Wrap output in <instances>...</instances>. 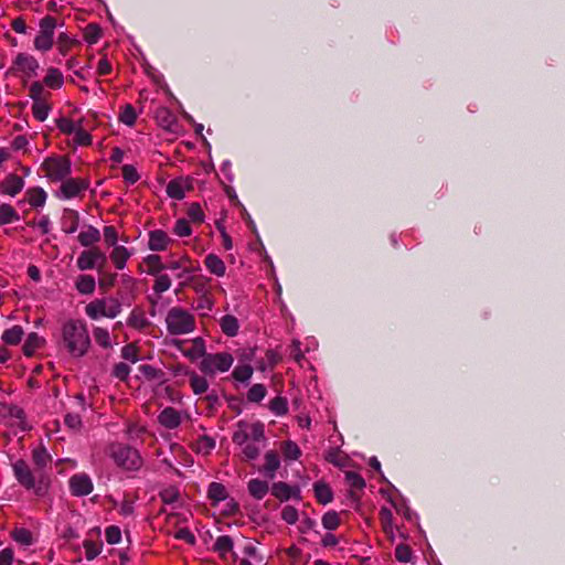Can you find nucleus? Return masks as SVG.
Listing matches in <instances>:
<instances>
[{
    "instance_id": "nucleus-45",
    "label": "nucleus",
    "mask_w": 565,
    "mask_h": 565,
    "mask_svg": "<svg viewBox=\"0 0 565 565\" xmlns=\"http://www.w3.org/2000/svg\"><path fill=\"white\" fill-rule=\"evenodd\" d=\"M49 95L42 82H33L29 87V96L33 99V103L45 102Z\"/></svg>"
},
{
    "instance_id": "nucleus-49",
    "label": "nucleus",
    "mask_w": 565,
    "mask_h": 565,
    "mask_svg": "<svg viewBox=\"0 0 565 565\" xmlns=\"http://www.w3.org/2000/svg\"><path fill=\"white\" fill-rule=\"evenodd\" d=\"M53 38L54 35H50V34H45V33H41L39 32L38 35L35 36L34 39V47L35 50L38 51H41V52H47L52 49L53 46Z\"/></svg>"
},
{
    "instance_id": "nucleus-52",
    "label": "nucleus",
    "mask_w": 565,
    "mask_h": 565,
    "mask_svg": "<svg viewBox=\"0 0 565 565\" xmlns=\"http://www.w3.org/2000/svg\"><path fill=\"white\" fill-rule=\"evenodd\" d=\"M51 106L47 102H38L32 105V115L39 121H44L49 117Z\"/></svg>"
},
{
    "instance_id": "nucleus-53",
    "label": "nucleus",
    "mask_w": 565,
    "mask_h": 565,
    "mask_svg": "<svg viewBox=\"0 0 565 565\" xmlns=\"http://www.w3.org/2000/svg\"><path fill=\"white\" fill-rule=\"evenodd\" d=\"M55 122H56V127L58 128V130L62 134L67 135V136L72 135L79 125V120L74 121L67 117H61V118L56 119Z\"/></svg>"
},
{
    "instance_id": "nucleus-58",
    "label": "nucleus",
    "mask_w": 565,
    "mask_h": 565,
    "mask_svg": "<svg viewBox=\"0 0 565 565\" xmlns=\"http://www.w3.org/2000/svg\"><path fill=\"white\" fill-rule=\"evenodd\" d=\"M322 525L329 531L337 530L340 525V515L335 511H328L322 516Z\"/></svg>"
},
{
    "instance_id": "nucleus-7",
    "label": "nucleus",
    "mask_w": 565,
    "mask_h": 565,
    "mask_svg": "<svg viewBox=\"0 0 565 565\" xmlns=\"http://www.w3.org/2000/svg\"><path fill=\"white\" fill-rule=\"evenodd\" d=\"M233 364V354L226 351H222L216 353H206L204 360H201L199 369L204 375L213 377L217 374L228 372Z\"/></svg>"
},
{
    "instance_id": "nucleus-35",
    "label": "nucleus",
    "mask_w": 565,
    "mask_h": 565,
    "mask_svg": "<svg viewBox=\"0 0 565 565\" xmlns=\"http://www.w3.org/2000/svg\"><path fill=\"white\" fill-rule=\"evenodd\" d=\"M75 288L81 295H92L96 288L95 278L90 275H79L76 278Z\"/></svg>"
},
{
    "instance_id": "nucleus-5",
    "label": "nucleus",
    "mask_w": 565,
    "mask_h": 565,
    "mask_svg": "<svg viewBox=\"0 0 565 565\" xmlns=\"http://www.w3.org/2000/svg\"><path fill=\"white\" fill-rule=\"evenodd\" d=\"M166 269L178 271L175 278L181 280L179 286L180 289L186 287L190 282L189 276L200 269L198 262L193 260L188 254L183 253L180 255L171 254Z\"/></svg>"
},
{
    "instance_id": "nucleus-24",
    "label": "nucleus",
    "mask_w": 565,
    "mask_h": 565,
    "mask_svg": "<svg viewBox=\"0 0 565 565\" xmlns=\"http://www.w3.org/2000/svg\"><path fill=\"white\" fill-rule=\"evenodd\" d=\"M142 264L146 266L145 271L150 276H157L166 269V264L157 253L149 254L143 257Z\"/></svg>"
},
{
    "instance_id": "nucleus-61",
    "label": "nucleus",
    "mask_w": 565,
    "mask_h": 565,
    "mask_svg": "<svg viewBox=\"0 0 565 565\" xmlns=\"http://www.w3.org/2000/svg\"><path fill=\"white\" fill-rule=\"evenodd\" d=\"M12 539L23 545H31L32 544V534L29 530L20 527L15 529L11 533Z\"/></svg>"
},
{
    "instance_id": "nucleus-57",
    "label": "nucleus",
    "mask_w": 565,
    "mask_h": 565,
    "mask_svg": "<svg viewBox=\"0 0 565 565\" xmlns=\"http://www.w3.org/2000/svg\"><path fill=\"white\" fill-rule=\"evenodd\" d=\"M186 214L191 222L196 224H202L204 222L205 215L201 207V205L196 202H193L189 205Z\"/></svg>"
},
{
    "instance_id": "nucleus-12",
    "label": "nucleus",
    "mask_w": 565,
    "mask_h": 565,
    "mask_svg": "<svg viewBox=\"0 0 565 565\" xmlns=\"http://www.w3.org/2000/svg\"><path fill=\"white\" fill-rule=\"evenodd\" d=\"M190 418L191 416L186 411H179L172 406H167L158 414L157 420L161 427L168 430H175L182 425L183 420Z\"/></svg>"
},
{
    "instance_id": "nucleus-39",
    "label": "nucleus",
    "mask_w": 565,
    "mask_h": 565,
    "mask_svg": "<svg viewBox=\"0 0 565 565\" xmlns=\"http://www.w3.org/2000/svg\"><path fill=\"white\" fill-rule=\"evenodd\" d=\"M233 540L228 535H221L216 539L213 550L221 558L226 559L227 555L233 551Z\"/></svg>"
},
{
    "instance_id": "nucleus-37",
    "label": "nucleus",
    "mask_w": 565,
    "mask_h": 565,
    "mask_svg": "<svg viewBox=\"0 0 565 565\" xmlns=\"http://www.w3.org/2000/svg\"><path fill=\"white\" fill-rule=\"evenodd\" d=\"M189 383L192 392L195 395H201L207 392L210 386L205 376L200 375L193 371L189 373Z\"/></svg>"
},
{
    "instance_id": "nucleus-50",
    "label": "nucleus",
    "mask_w": 565,
    "mask_h": 565,
    "mask_svg": "<svg viewBox=\"0 0 565 565\" xmlns=\"http://www.w3.org/2000/svg\"><path fill=\"white\" fill-rule=\"evenodd\" d=\"M136 120L137 113L135 108L130 104L125 105L119 113V121L132 127L136 124Z\"/></svg>"
},
{
    "instance_id": "nucleus-10",
    "label": "nucleus",
    "mask_w": 565,
    "mask_h": 565,
    "mask_svg": "<svg viewBox=\"0 0 565 565\" xmlns=\"http://www.w3.org/2000/svg\"><path fill=\"white\" fill-rule=\"evenodd\" d=\"M12 470L18 482L26 490H34L35 494H43V487L36 486L35 476L26 461L19 459L12 463Z\"/></svg>"
},
{
    "instance_id": "nucleus-44",
    "label": "nucleus",
    "mask_w": 565,
    "mask_h": 565,
    "mask_svg": "<svg viewBox=\"0 0 565 565\" xmlns=\"http://www.w3.org/2000/svg\"><path fill=\"white\" fill-rule=\"evenodd\" d=\"M315 495L319 503L327 504L332 501L331 488L324 482L315 483Z\"/></svg>"
},
{
    "instance_id": "nucleus-16",
    "label": "nucleus",
    "mask_w": 565,
    "mask_h": 565,
    "mask_svg": "<svg viewBox=\"0 0 565 565\" xmlns=\"http://www.w3.org/2000/svg\"><path fill=\"white\" fill-rule=\"evenodd\" d=\"M93 488L92 479L86 473H76L70 479V490L73 495H88L93 491Z\"/></svg>"
},
{
    "instance_id": "nucleus-33",
    "label": "nucleus",
    "mask_w": 565,
    "mask_h": 565,
    "mask_svg": "<svg viewBox=\"0 0 565 565\" xmlns=\"http://www.w3.org/2000/svg\"><path fill=\"white\" fill-rule=\"evenodd\" d=\"M81 45V42L71 38L67 33H60L56 41V49L62 56H66L75 46Z\"/></svg>"
},
{
    "instance_id": "nucleus-22",
    "label": "nucleus",
    "mask_w": 565,
    "mask_h": 565,
    "mask_svg": "<svg viewBox=\"0 0 565 565\" xmlns=\"http://www.w3.org/2000/svg\"><path fill=\"white\" fill-rule=\"evenodd\" d=\"M132 253L124 245H117L113 247L109 258L115 266L116 269L122 270L129 258L131 257Z\"/></svg>"
},
{
    "instance_id": "nucleus-47",
    "label": "nucleus",
    "mask_w": 565,
    "mask_h": 565,
    "mask_svg": "<svg viewBox=\"0 0 565 565\" xmlns=\"http://www.w3.org/2000/svg\"><path fill=\"white\" fill-rule=\"evenodd\" d=\"M102 29L96 23H89L85 26L83 36L88 44H95L102 38Z\"/></svg>"
},
{
    "instance_id": "nucleus-38",
    "label": "nucleus",
    "mask_w": 565,
    "mask_h": 565,
    "mask_svg": "<svg viewBox=\"0 0 565 565\" xmlns=\"http://www.w3.org/2000/svg\"><path fill=\"white\" fill-rule=\"evenodd\" d=\"M220 328L227 337H235L239 330V323L236 317L232 315H225L220 320Z\"/></svg>"
},
{
    "instance_id": "nucleus-26",
    "label": "nucleus",
    "mask_w": 565,
    "mask_h": 565,
    "mask_svg": "<svg viewBox=\"0 0 565 565\" xmlns=\"http://www.w3.org/2000/svg\"><path fill=\"white\" fill-rule=\"evenodd\" d=\"M204 265L206 269L216 277H223L226 273V265L224 260L215 254H207L204 258Z\"/></svg>"
},
{
    "instance_id": "nucleus-40",
    "label": "nucleus",
    "mask_w": 565,
    "mask_h": 565,
    "mask_svg": "<svg viewBox=\"0 0 565 565\" xmlns=\"http://www.w3.org/2000/svg\"><path fill=\"white\" fill-rule=\"evenodd\" d=\"M29 204L33 207H41L45 204L47 194L42 188H31L25 193Z\"/></svg>"
},
{
    "instance_id": "nucleus-31",
    "label": "nucleus",
    "mask_w": 565,
    "mask_h": 565,
    "mask_svg": "<svg viewBox=\"0 0 565 565\" xmlns=\"http://www.w3.org/2000/svg\"><path fill=\"white\" fill-rule=\"evenodd\" d=\"M215 440L207 436H200L192 445L191 448L194 452L203 456H207L215 448Z\"/></svg>"
},
{
    "instance_id": "nucleus-3",
    "label": "nucleus",
    "mask_w": 565,
    "mask_h": 565,
    "mask_svg": "<svg viewBox=\"0 0 565 565\" xmlns=\"http://www.w3.org/2000/svg\"><path fill=\"white\" fill-rule=\"evenodd\" d=\"M107 455L118 468L126 472L139 471L143 466V458L139 450L126 444H110Z\"/></svg>"
},
{
    "instance_id": "nucleus-29",
    "label": "nucleus",
    "mask_w": 565,
    "mask_h": 565,
    "mask_svg": "<svg viewBox=\"0 0 565 565\" xmlns=\"http://www.w3.org/2000/svg\"><path fill=\"white\" fill-rule=\"evenodd\" d=\"M79 226V213L75 210H66L62 217V230L66 234H73Z\"/></svg>"
},
{
    "instance_id": "nucleus-9",
    "label": "nucleus",
    "mask_w": 565,
    "mask_h": 565,
    "mask_svg": "<svg viewBox=\"0 0 565 565\" xmlns=\"http://www.w3.org/2000/svg\"><path fill=\"white\" fill-rule=\"evenodd\" d=\"M106 254L97 246L84 249L76 260V266L79 270H89L97 268L102 270L106 265Z\"/></svg>"
},
{
    "instance_id": "nucleus-51",
    "label": "nucleus",
    "mask_w": 565,
    "mask_h": 565,
    "mask_svg": "<svg viewBox=\"0 0 565 565\" xmlns=\"http://www.w3.org/2000/svg\"><path fill=\"white\" fill-rule=\"evenodd\" d=\"M269 409L277 416L288 413V402L285 397L276 396L269 402Z\"/></svg>"
},
{
    "instance_id": "nucleus-15",
    "label": "nucleus",
    "mask_w": 565,
    "mask_h": 565,
    "mask_svg": "<svg viewBox=\"0 0 565 565\" xmlns=\"http://www.w3.org/2000/svg\"><path fill=\"white\" fill-rule=\"evenodd\" d=\"M173 243L174 239L163 230H152L148 233L147 247L153 253L164 252Z\"/></svg>"
},
{
    "instance_id": "nucleus-54",
    "label": "nucleus",
    "mask_w": 565,
    "mask_h": 565,
    "mask_svg": "<svg viewBox=\"0 0 565 565\" xmlns=\"http://www.w3.org/2000/svg\"><path fill=\"white\" fill-rule=\"evenodd\" d=\"M324 458L328 462H330L337 467L344 466L345 461H347L345 455L338 448H330L326 452Z\"/></svg>"
},
{
    "instance_id": "nucleus-63",
    "label": "nucleus",
    "mask_w": 565,
    "mask_h": 565,
    "mask_svg": "<svg viewBox=\"0 0 565 565\" xmlns=\"http://www.w3.org/2000/svg\"><path fill=\"white\" fill-rule=\"evenodd\" d=\"M56 28V19L52 15H45L40 20V31L41 33L54 35V31Z\"/></svg>"
},
{
    "instance_id": "nucleus-64",
    "label": "nucleus",
    "mask_w": 565,
    "mask_h": 565,
    "mask_svg": "<svg viewBox=\"0 0 565 565\" xmlns=\"http://www.w3.org/2000/svg\"><path fill=\"white\" fill-rule=\"evenodd\" d=\"M281 519L287 524H296L299 519L298 510L292 505H285L281 510Z\"/></svg>"
},
{
    "instance_id": "nucleus-23",
    "label": "nucleus",
    "mask_w": 565,
    "mask_h": 565,
    "mask_svg": "<svg viewBox=\"0 0 565 565\" xmlns=\"http://www.w3.org/2000/svg\"><path fill=\"white\" fill-rule=\"evenodd\" d=\"M77 239L84 247H95L100 241V232L93 225H86L78 234Z\"/></svg>"
},
{
    "instance_id": "nucleus-13",
    "label": "nucleus",
    "mask_w": 565,
    "mask_h": 565,
    "mask_svg": "<svg viewBox=\"0 0 565 565\" xmlns=\"http://www.w3.org/2000/svg\"><path fill=\"white\" fill-rule=\"evenodd\" d=\"M40 65L35 57L25 53H19L12 62L11 71L21 74L25 78L36 76Z\"/></svg>"
},
{
    "instance_id": "nucleus-55",
    "label": "nucleus",
    "mask_w": 565,
    "mask_h": 565,
    "mask_svg": "<svg viewBox=\"0 0 565 565\" xmlns=\"http://www.w3.org/2000/svg\"><path fill=\"white\" fill-rule=\"evenodd\" d=\"M267 394V390L264 384H254L247 392V399L252 403H259L264 399Z\"/></svg>"
},
{
    "instance_id": "nucleus-48",
    "label": "nucleus",
    "mask_w": 565,
    "mask_h": 565,
    "mask_svg": "<svg viewBox=\"0 0 565 565\" xmlns=\"http://www.w3.org/2000/svg\"><path fill=\"white\" fill-rule=\"evenodd\" d=\"M19 220V214L10 204L0 205V225L13 223Z\"/></svg>"
},
{
    "instance_id": "nucleus-21",
    "label": "nucleus",
    "mask_w": 565,
    "mask_h": 565,
    "mask_svg": "<svg viewBox=\"0 0 565 565\" xmlns=\"http://www.w3.org/2000/svg\"><path fill=\"white\" fill-rule=\"evenodd\" d=\"M24 180L18 174L7 175L0 184L1 192L10 196H15L22 191Z\"/></svg>"
},
{
    "instance_id": "nucleus-25",
    "label": "nucleus",
    "mask_w": 565,
    "mask_h": 565,
    "mask_svg": "<svg viewBox=\"0 0 565 565\" xmlns=\"http://www.w3.org/2000/svg\"><path fill=\"white\" fill-rule=\"evenodd\" d=\"M228 492L224 484L220 482H212L207 488V499L211 501V505L216 508L221 502L226 500Z\"/></svg>"
},
{
    "instance_id": "nucleus-34",
    "label": "nucleus",
    "mask_w": 565,
    "mask_h": 565,
    "mask_svg": "<svg viewBox=\"0 0 565 565\" xmlns=\"http://www.w3.org/2000/svg\"><path fill=\"white\" fill-rule=\"evenodd\" d=\"M248 493L256 500H262L268 492V483L260 479H250L247 483Z\"/></svg>"
},
{
    "instance_id": "nucleus-56",
    "label": "nucleus",
    "mask_w": 565,
    "mask_h": 565,
    "mask_svg": "<svg viewBox=\"0 0 565 565\" xmlns=\"http://www.w3.org/2000/svg\"><path fill=\"white\" fill-rule=\"evenodd\" d=\"M345 482L351 488V490H362L365 487V481L361 475L355 471H347L345 472Z\"/></svg>"
},
{
    "instance_id": "nucleus-17",
    "label": "nucleus",
    "mask_w": 565,
    "mask_h": 565,
    "mask_svg": "<svg viewBox=\"0 0 565 565\" xmlns=\"http://www.w3.org/2000/svg\"><path fill=\"white\" fill-rule=\"evenodd\" d=\"M157 124L169 132L177 134L179 130V122L175 115L168 107H159L154 113Z\"/></svg>"
},
{
    "instance_id": "nucleus-28",
    "label": "nucleus",
    "mask_w": 565,
    "mask_h": 565,
    "mask_svg": "<svg viewBox=\"0 0 565 565\" xmlns=\"http://www.w3.org/2000/svg\"><path fill=\"white\" fill-rule=\"evenodd\" d=\"M93 337L98 347L104 350H110L114 347V340L107 328L94 327Z\"/></svg>"
},
{
    "instance_id": "nucleus-42",
    "label": "nucleus",
    "mask_w": 565,
    "mask_h": 565,
    "mask_svg": "<svg viewBox=\"0 0 565 565\" xmlns=\"http://www.w3.org/2000/svg\"><path fill=\"white\" fill-rule=\"evenodd\" d=\"M253 373L254 370L250 364L241 362L234 367L232 377L237 382L246 383L250 380Z\"/></svg>"
},
{
    "instance_id": "nucleus-1",
    "label": "nucleus",
    "mask_w": 565,
    "mask_h": 565,
    "mask_svg": "<svg viewBox=\"0 0 565 565\" xmlns=\"http://www.w3.org/2000/svg\"><path fill=\"white\" fill-rule=\"evenodd\" d=\"M232 440L239 448L243 460H255L265 447V426L258 420H239L235 425Z\"/></svg>"
},
{
    "instance_id": "nucleus-36",
    "label": "nucleus",
    "mask_w": 565,
    "mask_h": 565,
    "mask_svg": "<svg viewBox=\"0 0 565 565\" xmlns=\"http://www.w3.org/2000/svg\"><path fill=\"white\" fill-rule=\"evenodd\" d=\"M73 135V145L75 147H88L93 142L92 135L85 129L83 119H79V125Z\"/></svg>"
},
{
    "instance_id": "nucleus-2",
    "label": "nucleus",
    "mask_w": 565,
    "mask_h": 565,
    "mask_svg": "<svg viewBox=\"0 0 565 565\" xmlns=\"http://www.w3.org/2000/svg\"><path fill=\"white\" fill-rule=\"evenodd\" d=\"M92 341L87 324L81 319H68L61 327L60 347L72 358H83L90 349Z\"/></svg>"
},
{
    "instance_id": "nucleus-59",
    "label": "nucleus",
    "mask_w": 565,
    "mask_h": 565,
    "mask_svg": "<svg viewBox=\"0 0 565 565\" xmlns=\"http://www.w3.org/2000/svg\"><path fill=\"white\" fill-rule=\"evenodd\" d=\"M281 449L285 458L289 460H297L301 455L298 445L291 440L285 441Z\"/></svg>"
},
{
    "instance_id": "nucleus-11",
    "label": "nucleus",
    "mask_w": 565,
    "mask_h": 565,
    "mask_svg": "<svg viewBox=\"0 0 565 565\" xmlns=\"http://www.w3.org/2000/svg\"><path fill=\"white\" fill-rule=\"evenodd\" d=\"M89 180L86 178H65L61 181V185L56 195L63 200H71L81 198L83 193L89 188Z\"/></svg>"
},
{
    "instance_id": "nucleus-60",
    "label": "nucleus",
    "mask_w": 565,
    "mask_h": 565,
    "mask_svg": "<svg viewBox=\"0 0 565 565\" xmlns=\"http://www.w3.org/2000/svg\"><path fill=\"white\" fill-rule=\"evenodd\" d=\"M173 234L179 237H189L192 235V228L188 220L179 218L173 226Z\"/></svg>"
},
{
    "instance_id": "nucleus-14",
    "label": "nucleus",
    "mask_w": 565,
    "mask_h": 565,
    "mask_svg": "<svg viewBox=\"0 0 565 565\" xmlns=\"http://www.w3.org/2000/svg\"><path fill=\"white\" fill-rule=\"evenodd\" d=\"M194 190V178L190 175L174 178L167 184V194L174 200H182L188 192Z\"/></svg>"
},
{
    "instance_id": "nucleus-19",
    "label": "nucleus",
    "mask_w": 565,
    "mask_h": 565,
    "mask_svg": "<svg viewBox=\"0 0 565 565\" xmlns=\"http://www.w3.org/2000/svg\"><path fill=\"white\" fill-rule=\"evenodd\" d=\"M127 327L137 330V331H146L151 327V321L147 318L146 311L140 307H135L127 320H126Z\"/></svg>"
},
{
    "instance_id": "nucleus-46",
    "label": "nucleus",
    "mask_w": 565,
    "mask_h": 565,
    "mask_svg": "<svg viewBox=\"0 0 565 565\" xmlns=\"http://www.w3.org/2000/svg\"><path fill=\"white\" fill-rule=\"evenodd\" d=\"M51 455L44 446H39L32 451V460L38 468H44L51 461Z\"/></svg>"
},
{
    "instance_id": "nucleus-27",
    "label": "nucleus",
    "mask_w": 565,
    "mask_h": 565,
    "mask_svg": "<svg viewBox=\"0 0 565 565\" xmlns=\"http://www.w3.org/2000/svg\"><path fill=\"white\" fill-rule=\"evenodd\" d=\"M42 83L51 89H60L64 84V76L58 68L49 67Z\"/></svg>"
},
{
    "instance_id": "nucleus-4",
    "label": "nucleus",
    "mask_w": 565,
    "mask_h": 565,
    "mask_svg": "<svg viewBox=\"0 0 565 565\" xmlns=\"http://www.w3.org/2000/svg\"><path fill=\"white\" fill-rule=\"evenodd\" d=\"M167 331L172 335L189 334L195 330L196 321L193 313L182 307H172L166 316Z\"/></svg>"
},
{
    "instance_id": "nucleus-20",
    "label": "nucleus",
    "mask_w": 565,
    "mask_h": 565,
    "mask_svg": "<svg viewBox=\"0 0 565 565\" xmlns=\"http://www.w3.org/2000/svg\"><path fill=\"white\" fill-rule=\"evenodd\" d=\"M271 494L280 501H287L291 498L300 499V490L298 487L289 486L279 481L271 486Z\"/></svg>"
},
{
    "instance_id": "nucleus-32",
    "label": "nucleus",
    "mask_w": 565,
    "mask_h": 565,
    "mask_svg": "<svg viewBox=\"0 0 565 565\" xmlns=\"http://www.w3.org/2000/svg\"><path fill=\"white\" fill-rule=\"evenodd\" d=\"M44 344L45 340L43 337L39 335L36 332H31L23 344V353L26 356H32Z\"/></svg>"
},
{
    "instance_id": "nucleus-30",
    "label": "nucleus",
    "mask_w": 565,
    "mask_h": 565,
    "mask_svg": "<svg viewBox=\"0 0 565 565\" xmlns=\"http://www.w3.org/2000/svg\"><path fill=\"white\" fill-rule=\"evenodd\" d=\"M264 459H265V462L263 466V472L265 473L266 477L274 479L276 471L280 467L279 456L275 451H267L265 454Z\"/></svg>"
},
{
    "instance_id": "nucleus-8",
    "label": "nucleus",
    "mask_w": 565,
    "mask_h": 565,
    "mask_svg": "<svg viewBox=\"0 0 565 565\" xmlns=\"http://www.w3.org/2000/svg\"><path fill=\"white\" fill-rule=\"evenodd\" d=\"M41 169L45 177L52 182H61L70 177L72 172V163L66 156H54L46 158Z\"/></svg>"
},
{
    "instance_id": "nucleus-41",
    "label": "nucleus",
    "mask_w": 565,
    "mask_h": 565,
    "mask_svg": "<svg viewBox=\"0 0 565 565\" xmlns=\"http://www.w3.org/2000/svg\"><path fill=\"white\" fill-rule=\"evenodd\" d=\"M24 334L21 326H13L3 331L1 339L8 345H17L21 342Z\"/></svg>"
},
{
    "instance_id": "nucleus-6",
    "label": "nucleus",
    "mask_w": 565,
    "mask_h": 565,
    "mask_svg": "<svg viewBox=\"0 0 565 565\" xmlns=\"http://www.w3.org/2000/svg\"><path fill=\"white\" fill-rule=\"evenodd\" d=\"M122 310L121 302L114 297L97 298L85 306V313L92 320L116 318Z\"/></svg>"
},
{
    "instance_id": "nucleus-62",
    "label": "nucleus",
    "mask_w": 565,
    "mask_h": 565,
    "mask_svg": "<svg viewBox=\"0 0 565 565\" xmlns=\"http://www.w3.org/2000/svg\"><path fill=\"white\" fill-rule=\"evenodd\" d=\"M104 241L107 246L115 247L118 242V232L115 226L107 225L103 230Z\"/></svg>"
},
{
    "instance_id": "nucleus-43",
    "label": "nucleus",
    "mask_w": 565,
    "mask_h": 565,
    "mask_svg": "<svg viewBox=\"0 0 565 565\" xmlns=\"http://www.w3.org/2000/svg\"><path fill=\"white\" fill-rule=\"evenodd\" d=\"M156 279L152 285V290L157 296H161L163 292L168 291L172 286L171 277L168 274H159L154 276Z\"/></svg>"
},
{
    "instance_id": "nucleus-18",
    "label": "nucleus",
    "mask_w": 565,
    "mask_h": 565,
    "mask_svg": "<svg viewBox=\"0 0 565 565\" xmlns=\"http://www.w3.org/2000/svg\"><path fill=\"white\" fill-rule=\"evenodd\" d=\"M178 349L182 352L184 356L190 359L191 361H195L198 359L204 360L206 355L205 351V342L202 338H195L191 341V347L188 349L182 348V341H174Z\"/></svg>"
}]
</instances>
